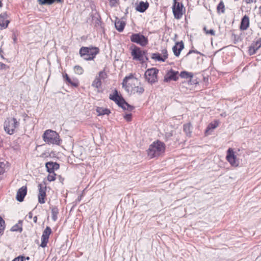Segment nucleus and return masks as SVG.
<instances>
[{
	"label": "nucleus",
	"mask_w": 261,
	"mask_h": 261,
	"mask_svg": "<svg viewBox=\"0 0 261 261\" xmlns=\"http://www.w3.org/2000/svg\"><path fill=\"white\" fill-rule=\"evenodd\" d=\"M63 77L64 80L66 81V82L68 84L71 85V86L76 87L79 86V83L77 81H72L70 78L68 76L67 74H65L63 75Z\"/></svg>",
	"instance_id": "obj_26"
},
{
	"label": "nucleus",
	"mask_w": 261,
	"mask_h": 261,
	"mask_svg": "<svg viewBox=\"0 0 261 261\" xmlns=\"http://www.w3.org/2000/svg\"><path fill=\"white\" fill-rule=\"evenodd\" d=\"M51 232V229L49 226H47L43 232L41 237V243L40 246L44 248L46 246L48 242L49 236Z\"/></svg>",
	"instance_id": "obj_12"
},
{
	"label": "nucleus",
	"mask_w": 261,
	"mask_h": 261,
	"mask_svg": "<svg viewBox=\"0 0 261 261\" xmlns=\"http://www.w3.org/2000/svg\"><path fill=\"white\" fill-rule=\"evenodd\" d=\"M180 76L182 78L187 79H190V81H191V79L193 77V74L191 72H189L186 71H183L180 72Z\"/></svg>",
	"instance_id": "obj_31"
},
{
	"label": "nucleus",
	"mask_w": 261,
	"mask_h": 261,
	"mask_svg": "<svg viewBox=\"0 0 261 261\" xmlns=\"http://www.w3.org/2000/svg\"><path fill=\"white\" fill-rule=\"evenodd\" d=\"M239 155L237 151L229 148V164L231 166L237 167L240 164Z\"/></svg>",
	"instance_id": "obj_10"
},
{
	"label": "nucleus",
	"mask_w": 261,
	"mask_h": 261,
	"mask_svg": "<svg viewBox=\"0 0 261 261\" xmlns=\"http://www.w3.org/2000/svg\"><path fill=\"white\" fill-rule=\"evenodd\" d=\"M2 6H3V4L2 3V1H0V8L2 7Z\"/></svg>",
	"instance_id": "obj_57"
},
{
	"label": "nucleus",
	"mask_w": 261,
	"mask_h": 261,
	"mask_svg": "<svg viewBox=\"0 0 261 261\" xmlns=\"http://www.w3.org/2000/svg\"><path fill=\"white\" fill-rule=\"evenodd\" d=\"M141 52L142 53V56L143 57V58L144 59V56H145L147 55V50H142L141 49Z\"/></svg>",
	"instance_id": "obj_48"
},
{
	"label": "nucleus",
	"mask_w": 261,
	"mask_h": 261,
	"mask_svg": "<svg viewBox=\"0 0 261 261\" xmlns=\"http://www.w3.org/2000/svg\"><path fill=\"white\" fill-rule=\"evenodd\" d=\"M74 71L76 74H82L83 73V69L82 67L76 65L74 67Z\"/></svg>",
	"instance_id": "obj_38"
},
{
	"label": "nucleus",
	"mask_w": 261,
	"mask_h": 261,
	"mask_svg": "<svg viewBox=\"0 0 261 261\" xmlns=\"http://www.w3.org/2000/svg\"><path fill=\"white\" fill-rule=\"evenodd\" d=\"M37 216H35L34 218H33V221L35 223H36L37 222Z\"/></svg>",
	"instance_id": "obj_51"
},
{
	"label": "nucleus",
	"mask_w": 261,
	"mask_h": 261,
	"mask_svg": "<svg viewBox=\"0 0 261 261\" xmlns=\"http://www.w3.org/2000/svg\"><path fill=\"white\" fill-rule=\"evenodd\" d=\"M8 15L6 13H4L0 14V29L6 28L9 23V20H7Z\"/></svg>",
	"instance_id": "obj_17"
},
{
	"label": "nucleus",
	"mask_w": 261,
	"mask_h": 261,
	"mask_svg": "<svg viewBox=\"0 0 261 261\" xmlns=\"http://www.w3.org/2000/svg\"><path fill=\"white\" fill-rule=\"evenodd\" d=\"M203 30L205 32V33L206 34H211L212 35H215V31L213 29H210V30H206V29L205 27L203 28Z\"/></svg>",
	"instance_id": "obj_43"
},
{
	"label": "nucleus",
	"mask_w": 261,
	"mask_h": 261,
	"mask_svg": "<svg viewBox=\"0 0 261 261\" xmlns=\"http://www.w3.org/2000/svg\"><path fill=\"white\" fill-rule=\"evenodd\" d=\"M219 122L218 120H215L214 122L210 123L205 131V134L206 135H209L211 134L213 130L217 127L219 125Z\"/></svg>",
	"instance_id": "obj_20"
},
{
	"label": "nucleus",
	"mask_w": 261,
	"mask_h": 261,
	"mask_svg": "<svg viewBox=\"0 0 261 261\" xmlns=\"http://www.w3.org/2000/svg\"><path fill=\"white\" fill-rule=\"evenodd\" d=\"M100 19V17L98 14L92 16V20L95 27H100V28H102L101 25L102 22Z\"/></svg>",
	"instance_id": "obj_25"
},
{
	"label": "nucleus",
	"mask_w": 261,
	"mask_h": 261,
	"mask_svg": "<svg viewBox=\"0 0 261 261\" xmlns=\"http://www.w3.org/2000/svg\"><path fill=\"white\" fill-rule=\"evenodd\" d=\"M184 48V44L182 41L180 42H176L175 45L172 48L174 55L176 57H178L180 54L181 51Z\"/></svg>",
	"instance_id": "obj_18"
},
{
	"label": "nucleus",
	"mask_w": 261,
	"mask_h": 261,
	"mask_svg": "<svg viewBox=\"0 0 261 261\" xmlns=\"http://www.w3.org/2000/svg\"><path fill=\"white\" fill-rule=\"evenodd\" d=\"M27 192V188L25 186H23L17 191L16 198L17 201L22 202L23 201Z\"/></svg>",
	"instance_id": "obj_16"
},
{
	"label": "nucleus",
	"mask_w": 261,
	"mask_h": 261,
	"mask_svg": "<svg viewBox=\"0 0 261 261\" xmlns=\"http://www.w3.org/2000/svg\"><path fill=\"white\" fill-rule=\"evenodd\" d=\"M163 54V57H162L163 59H164V61L166 60V59L168 58V53L167 50L166 49H164L162 50V51Z\"/></svg>",
	"instance_id": "obj_44"
},
{
	"label": "nucleus",
	"mask_w": 261,
	"mask_h": 261,
	"mask_svg": "<svg viewBox=\"0 0 261 261\" xmlns=\"http://www.w3.org/2000/svg\"><path fill=\"white\" fill-rule=\"evenodd\" d=\"M45 167L47 169V171L49 173L54 172L55 170H58L59 167V164L56 162H49L45 164Z\"/></svg>",
	"instance_id": "obj_19"
},
{
	"label": "nucleus",
	"mask_w": 261,
	"mask_h": 261,
	"mask_svg": "<svg viewBox=\"0 0 261 261\" xmlns=\"http://www.w3.org/2000/svg\"><path fill=\"white\" fill-rule=\"evenodd\" d=\"M246 3L249 4L252 3L254 0H244Z\"/></svg>",
	"instance_id": "obj_49"
},
{
	"label": "nucleus",
	"mask_w": 261,
	"mask_h": 261,
	"mask_svg": "<svg viewBox=\"0 0 261 261\" xmlns=\"http://www.w3.org/2000/svg\"><path fill=\"white\" fill-rule=\"evenodd\" d=\"M115 28L116 30L121 32L123 31L124 30V27L125 25V23L123 21H121L120 20H116L115 23Z\"/></svg>",
	"instance_id": "obj_24"
},
{
	"label": "nucleus",
	"mask_w": 261,
	"mask_h": 261,
	"mask_svg": "<svg viewBox=\"0 0 261 261\" xmlns=\"http://www.w3.org/2000/svg\"><path fill=\"white\" fill-rule=\"evenodd\" d=\"M59 210L56 206L51 207V218L54 221H56L58 219Z\"/></svg>",
	"instance_id": "obj_28"
},
{
	"label": "nucleus",
	"mask_w": 261,
	"mask_h": 261,
	"mask_svg": "<svg viewBox=\"0 0 261 261\" xmlns=\"http://www.w3.org/2000/svg\"><path fill=\"white\" fill-rule=\"evenodd\" d=\"M62 0H38V3L41 5H50L54 3H62Z\"/></svg>",
	"instance_id": "obj_23"
},
{
	"label": "nucleus",
	"mask_w": 261,
	"mask_h": 261,
	"mask_svg": "<svg viewBox=\"0 0 261 261\" xmlns=\"http://www.w3.org/2000/svg\"><path fill=\"white\" fill-rule=\"evenodd\" d=\"M130 41L140 45L141 46H145L148 43V39L147 37L140 33H133L130 36Z\"/></svg>",
	"instance_id": "obj_7"
},
{
	"label": "nucleus",
	"mask_w": 261,
	"mask_h": 261,
	"mask_svg": "<svg viewBox=\"0 0 261 261\" xmlns=\"http://www.w3.org/2000/svg\"><path fill=\"white\" fill-rule=\"evenodd\" d=\"M5 172V164L3 162H0V175Z\"/></svg>",
	"instance_id": "obj_42"
},
{
	"label": "nucleus",
	"mask_w": 261,
	"mask_h": 261,
	"mask_svg": "<svg viewBox=\"0 0 261 261\" xmlns=\"http://www.w3.org/2000/svg\"><path fill=\"white\" fill-rule=\"evenodd\" d=\"M184 6L182 3H174L173 5V13L175 18L179 19H180L183 15L182 9Z\"/></svg>",
	"instance_id": "obj_11"
},
{
	"label": "nucleus",
	"mask_w": 261,
	"mask_h": 261,
	"mask_svg": "<svg viewBox=\"0 0 261 261\" xmlns=\"http://www.w3.org/2000/svg\"><path fill=\"white\" fill-rule=\"evenodd\" d=\"M109 98L114 101L119 107H121L124 110H127L131 112L134 109V107L128 104L123 98L121 95L118 94V91L114 90L113 94H110Z\"/></svg>",
	"instance_id": "obj_2"
},
{
	"label": "nucleus",
	"mask_w": 261,
	"mask_h": 261,
	"mask_svg": "<svg viewBox=\"0 0 261 261\" xmlns=\"http://www.w3.org/2000/svg\"><path fill=\"white\" fill-rule=\"evenodd\" d=\"M231 39H232L233 43L236 44L237 42H239L240 37L239 36L235 35L234 34H232L231 35Z\"/></svg>",
	"instance_id": "obj_40"
},
{
	"label": "nucleus",
	"mask_w": 261,
	"mask_h": 261,
	"mask_svg": "<svg viewBox=\"0 0 261 261\" xmlns=\"http://www.w3.org/2000/svg\"><path fill=\"white\" fill-rule=\"evenodd\" d=\"M259 14L261 17V6L259 7Z\"/></svg>",
	"instance_id": "obj_55"
},
{
	"label": "nucleus",
	"mask_w": 261,
	"mask_h": 261,
	"mask_svg": "<svg viewBox=\"0 0 261 261\" xmlns=\"http://www.w3.org/2000/svg\"><path fill=\"white\" fill-rule=\"evenodd\" d=\"M43 139L48 144L59 145L60 143L59 135L55 131L48 129L44 132Z\"/></svg>",
	"instance_id": "obj_4"
},
{
	"label": "nucleus",
	"mask_w": 261,
	"mask_h": 261,
	"mask_svg": "<svg viewBox=\"0 0 261 261\" xmlns=\"http://www.w3.org/2000/svg\"><path fill=\"white\" fill-rule=\"evenodd\" d=\"M12 261H24L23 256L20 255L17 257H15L12 260Z\"/></svg>",
	"instance_id": "obj_46"
},
{
	"label": "nucleus",
	"mask_w": 261,
	"mask_h": 261,
	"mask_svg": "<svg viewBox=\"0 0 261 261\" xmlns=\"http://www.w3.org/2000/svg\"><path fill=\"white\" fill-rule=\"evenodd\" d=\"M178 71H176L172 69H170L165 74L164 79V81L165 82H169L172 80L174 81H176L178 79Z\"/></svg>",
	"instance_id": "obj_13"
},
{
	"label": "nucleus",
	"mask_w": 261,
	"mask_h": 261,
	"mask_svg": "<svg viewBox=\"0 0 261 261\" xmlns=\"http://www.w3.org/2000/svg\"><path fill=\"white\" fill-rule=\"evenodd\" d=\"M149 7V3L147 2L141 1L136 7V10L141 13L144 12Z\"/></svg>",
	"instance_id": "obj_21"
},
{
	"label": "nucleus",
	"mask_w": 261,
	"mask_h": 261,
	"mask_svg": "<svg viewBox=\"0 0 261 261\" xmlns=\"http://www.w3.org/2000/svg\"><path fill=\"white\" fill-rule=\"evenodd\" d=\"M99 49L96 47H82L79 54L85 60L90 61L93 60L97 54L99 53Z\"/></svg>",
	"instance_id": "obj_3"
},
{
	"label": "nucleus",
	"mask_w": 261,
	"mask_h": 261,
	"mask_svg": "<svg viewBox=\"0 0 261 261\" xmlns=\"http://www.w3.org/2000/svg\"><path fill=\"white\" fill-rule=\"evenodd\" d=\"M249 26V18L248 16L245 15L241 20L240 29L242 30H246Z\"/></svg>",
	"instance_id": "obj_22"
},
{
	"label": "nucleus",
	"mask_w": 261,
	"mask_h": 261,
	"mask_svg": "<svg viewBox=\"0 0 261 261\" xmlns=\"http://www.w3.org/2000/svg\"><path fill=\"white\" fill-rule=\"evenodd\" d=\"M197 83H198V82H193V84H197Z\"/></svg>",
	"instance_id": "obj_58"
},
{
	"label": "nucleus",
	"mask_w": 261,
	"mask_h": 261,
	"mask_svg": "<svg viewBox=\"0 0 261 261\" xmlns=\"http://www.w3.org/2000/svg\"><path fill=\"white\" fill-rule=\"evenodd\" d=\"M261 47V38L258 39L256 41H254L249 47L248 53L250 55L255 54L257 50Z\"/></svg>",
	"instance_id": "obj_14"
},
{
	"label": "nucleus",
	"mask_w": 261,
	"mask_h": 261,
	"mask_svg": "<svg viewBox=\"0 0 261 261\" xmlns=\"http://www.w3.org/2000/svg\"><path fill=\"white\" fill-rule=\"evenodd\" d=\"M193 53H196L197 54H200V52H199L197 50H190L189 51V53L187 54L186 57H188L190 54H192Z\"/></svg>",
	"instance_id": "obj_47"
},
{
	"label": "nucleus",
	"mask_w": 261,
	"mask_h": 261,
	"mask_svg": "<svg viewBox=\"0 0 261 261\" xmlns=\"http://www.w3.org/2000/svg\"><path fill=\"white\" fill-rule=\"evenodd\" d=\"M159 70L155 68L147 69L144 74L146 80L151 84L156 83L158 81L157 74Z\"/></svg>",
	"instance_id": "obj_8"
},
{
	"label": "nucleus",
	"mask_w": 261,
	"mask_h": 261,
	"mask_svg": "<svg viewBox=\"0 0 261 261\" xmlns=\"http://www.w3.org/2000/svg\"><path fill=\"white\" fill-rule=\"evenodd\" d=\"M139 84L137 79L134 78L133 75L126 76L122 83V87L125 88L127 93L132 94L134 89L136 88L137 85Z\"/></svg>",
	"instance_id": "obj_5"
},
{
	"label": "nucleus",
	"mask_w": 261,
	"mask_h": 261,
	"mask_svg": "<svg viewBox=\"0 0 261 261\" xmlns=\"http://www.w3.org/2000/svg\"><path fill=\"white\" fill-rule=\"evenodd\" d=\"M192 127L190 123H187L184 125V131L187 136L191 137Z\"/></svg>",
	"instance_id": "obj_30"
},
{
	"label": "nucleus",
	"mask_w": 261,
	"mask_h": 261,
	"mask_svg": "<svg viewBox=\"0 0 261 261\" xmlns=\"http://www.w3.org/2000/svg\"><path fill=\"white\" fill-rule=\"evenodd\" d=\"M9 66L2 62H0V70H7L9 69Z\"/></svg>",
	"instance_id": "obj_41"
},
{
	"label": "nucleus",
	"mask_w": 261,
	"mask_h": 261,
	"mask_svg": "<svg viewBox=\"0 0 261 261\" xmlns=\"http://www.w3.org/2000/svg\"><path fill=\"white\" fill-rule=\"evenodd\" d=\"M132 114L131 113L126 114L124 116V118L126 119L127 121H130L132 120Z\"/></svg>",
	"instance_id": "obj_45"
},
{
	"label": "nucleus",
	"mask_w": 261,
	"mask_h": 261,
	"mask_svg": "<svg viewBox=\"0 0 261 261\" xmlns=\"http://www.w3.org/2000/svg\"><path fill=\"white\" fill-rule=\"evenodd\" d=\"M151 59L158 61L164 62V59H163L159 53H153L151 54Z\"/></svg>",
	"instance_id": "obj_33"
},
{
	"label": "nucleus",
	"mask_w": 261,
	"mask_h": 261,
	"mask_svg": "<svg viewBox=\"0 0 261 261\" xmlns=\"http://www.w3.org/2000/svg\"><path fill=\"white\" fill-rule=\"evenodd\" d=\"M23 258H24V260H29L30 259V257H29V256H27V257L23 256Z\"/></svg>",
	"instance_id": "obj_54"
},
{
	"label": "nucleus",
	"mask_w": 261,
	"mask_h": 261,
	"mask_svg": "<svg viewBox=\"0 0 261 261\" xmlns=\"http://www.w3.org/2000/svg\"><path fill=\"white\" fill-rule=\"evenodd\" d=\"M96 112L98 114V115H108L111 113L109 109H105L101 107H97L96 109Z\"/></svg>",
	"instance_id": "obj_27"
},
{
	"label": "nucleus",
	"mask_w": 261,
	"mask_h": 261,
	"mask_svg": "<svg viewBox=\"0 0 261 261\" xmlns=\"http://www.w3.org/2000/svg\"><path fill=\"white\" fill-rule=\"evenodd\" d=\"M101 86V81L97 76L95 77L92 84V86L97 89L99 88Z\"/></svg>",
	"instance_id": "obj_32"
},
{
	"label": "nucleus",
	"mask_w": 261,
	"mask_h": 261,
	"mask_svg": "<svg viewBox=\"0 0 261 261\" xmlns=\"http://www.w3.org/2000/svg\"><path fill=\"white\" fill-rule=\"evenodd\" d=\"M97 77L99 78L100 80H104L107 78V74L105 70H102L99 72L98 76Z\"/></svg>",
	"instance_id": "obj_37"
},
{
	"label": "nucleus",
	"mask_w": 261,
	"mask_h": 261,
	"mask_svg": "<svg viewBox=\"0 0 261 261\" xmlns=\"http://www.w3.org/2000/svg\"><path fill=\"white\" fill-rule=\"evenodd\" d=\"M109 1L113 4H114L116 2V0H109Z\"/></svg>",
	"instance_id": "obj_53"
},
{
	"label": "nucleus",
	"mask_w": 261,
	"mask_h": 261,
	"mask_svg": "<svg viewBox=\"0 0 261 261\" xmlns=\"http://www.w3.org/2000/svg\"><path fill=\"white\" fill-rule=\"evenodd\" d=\"M145 58V60L146 61H148V58L147 57V56L146 55L145 56H144V58Z\"/></svg>",
	"instance_id": "obj_56"
},
{
	"label": "nucleus",
	"mask_w": 261,
	"mask_h": 261,
	"mask_svg": "<svg viewBox=\"0 0 261 261\" xmlns=\"http://www.w3.org/2000/svg\"><path fill=\"white\" fill-rule=\"evenodd\" d=\"M130 49L131 55L134 60L142 62H144L141 52V48L136 45H133L131 46Z\"/></svg>",
	"instance_id": "obj_9"
},
{
	"label": "nucleus",
	"mask_w": 261,
	"mask_h": 261,
	"mask_svg": "<svg viewBox=\"0 0 261 261\" xmlns=\"http://www.w3.org/2000/svg\"><path fill=\"white\" fill-rule=\"evenodd\" d=\"M228 159H229V157H228V149L227 150H226V159L227 161H228Z\"/></svg>",
	"instance_id": "obj_50"
},
{
	"label": "nucleus",
	"mask_w": 261,
	"mask_h": 261,
	"mask_svg": "<svg viewBox=\"0 0 261 261\" xmlns=\"http://www.w3.org/2000/svg\"><path fill=\"white\" fill-rule=\"evenodd\" d=\"M22 230V221L19 220L18 223L14 225L11 228V231H19L21 232Z\"/></svg>",
	"instance_id": "obj_29"
},
{
	"label": "nucleus",
	"mask_w": 261,
	"mask_h": 261,
	"mask_svg": "<svg viewBox=\"0 0 261 261\" xmlns=\"http://www.w3.org/2000/svg\"><path fill=\"white\" fill-rule=\"evenodd\" d=\"M56 174L53 172L52 173H49L47 176V179L49 181H54L56 179Z\"/></svg>",
	"instance_id": "obj_39"
},
{
	"label": "nucleus",
	"mask_w": 261,
	"mask_h": 261,
	"mask_svg": "<svg viewBox=\"0 0 261 261\" xmlns=\"http://www.w3.org/2000/svg\"><path fill=\"white\" fill-rule=\"evenodd\" d=\"M144 91V89L142 87H139L137 85L136 86V88L134 89L133 92H132V94L135 93H138L139 94H142Z\"/></svg>",
	"instance_id": "obj_35"
},
{
	"label": "nucleus",
	"mask_w": 261,
	"mask_h": 261,
	"mask_svg": "<svg viewBox=\"0 0 261 261\" xmlns=\"http://www.w3.org/2000/svg\"><path fill=\"white\" fill-rule=\"evenodd\" d=\"M5 221L0 217V234L3 233L4 232L5 228Z\"/></svg>",
	"instance_id": "obj_36"
},
{
	"label": "nucleus",
	"mask_w": 261,
	"mask_h": 261,
	"mask_svg": "<svg viewBox=\"0 0 261 261\" xmlns=\"http://www.w3.org/2000/svg\"><path fill=\"white\" fill-rule=\"evenodd\" d=\"M28 216L30 219H31L32 218V213L31 212H30L29 213Z\"/></svg>",
	"instance_id": "obj_52"
},
{
	"label": "nucleus",
	"mask_w": 261,
	"mask_h": 261,
	"mask_svg": "<svg viewBox=\"0 0 261 261\" xmlns=\"http://www.w3.org/2000/svg\"><path fill=\"white\" fill-rule=\"evenodd\" d=\"M39 195H38V201L40 203H44L45 198L46 197V187H43L41 184H39Z\"/></svg>",
	"instance_id": "obj_15"
},
{
	"label": "nucleus",
	"mask_w": 261,
	"mask_h": 261,
	"mask_svg": "<svg viewBox=\"0 0 261 261\" xmlns=\"http://www.w3.org/2000/svg\"><path fill=\"white\" fill-rule=\"evenodd\" d=\"M165 150V144L160 141L153 142L147 150L148 156L150 158H155L163 153Z\"/></svg>",
	"instance_id": "obj_1"
},
{
	"label": "nucleus",
	"mask_w": 261,
	"mask_h": 261,
	"mask_svg": "<svg viewBox=\"0 0 261 261\" xmlns=\"http://www.w3.org/2000/svg\"><path fill=\"white\" fill-rule=\"evenodd\" d=\"M218 12L223 13L225 11V6L223 2H220L217 8Z\"/></svg>",
	"instance_id": "obj_34"
},
{
	"label": "nucleus",
	"mask_w": 261,
	"mask_h": 261,
	"mask_svg": "<svg viewBox=\"0 0 261 261\" xmlns=\"http://www.w3.org/2000/svg\"><path fill=\"white\" fill-rule=\"evenodd\" d=\"M19 123L15 118L8 119L4 123L5 130L9 135L14 133L15 129L18 127Z\"/></svg>",
	"instance_id": "obj_6"
}]
</instances>
